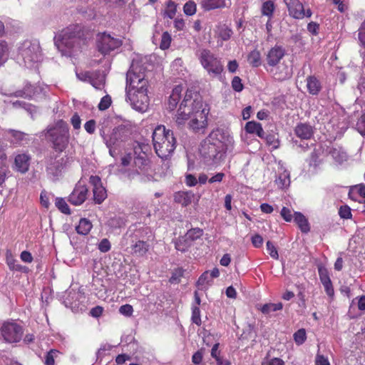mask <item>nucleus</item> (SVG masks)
Instances as JSON below:
<instances>
[{"mask_svg": "<svg viewBox=\"0 0 365 365\" xmlns=\"http://www.w3.org/2000/svg\"><path fill=\"white\" fill-rule=\"evenodd\" d=\"M231 0H201L200 6L204 10H213L217 8L229 7Z\"/></svg>", "mask_w": 365, "mask_h": 365, "instance_id": "obj_19", "label": "nucleus"}, {"mask_svg": "<svg viewBox=\"0 0 365 365\" xmlns=\"http://www.w3.org/2000/svg\"><path fill=\"white\" fill-rule=\"evenodd\" d=\"M134 163L136 166L142 169L148 164V160L146 158L145 154H143V155H138L136 157V158H135Z\"/></svg>", "mask_w": 365, "mask_h": 365, "instance_id": "obj_52", "label": "nucleus"}, {"mask_svg": "<svg viewBox=\"0 0 365 365\" xmlns=\"http://www.w3.org/2000/svg\"><path fill=\"white\" fill-rule=\"evenodd\" d=\"M276 9V5L274 4V1L273 0H267L264 1L262 7H261V13L263 16H266L269 19H272L274 11Z\"/></svg>", "mask_w": 365, "mask_h": 365, "instance_id": "obj_28", "label": "nucleus"}, {"mask_svg": "<svg viewBox=\"0 0 365 365\" xmlns=\"http://www.w3.org/2000/svg\"><path fill=\"white\" fill-rule=\"evenodd\" d=\"M21 325L16 322H4L0 329V334L7 342H18L23 336Z\"/></svg>", "mask_w": 365, "mask_h": 365, "instance_id": "obj_9", "label": "nucleus"}, {"mask_svg": "<svg viewBox=\"0 0 365 365\" xmlns=\"http://www.w3.org/2000/svg\"><path fill=\"white\" fill-rule=\"evenodd\" d=\"M98 248L100 251L103 252L104 253L109 251V250L111 248V245L109 240H108V238H103V240H101L98 244Z\"/></svg>", "mask_w": 365, "mask_h": 365, "instance_id": "obj_55", "label": "nucleus"}, {"mask_svg": "<svg viewBox=\"0 0 365 365\" xmlns=\"http://www.w3.org/2000/svg\"><path fill=\"white\" fill-rule=\"evenodd\" d=\"M86 31L83 26L74 24V26L66 27L58 34L55 38V44L58 48L62 46L75 48L86 44Z\"/></svg>", "mask_w": 365, "mask_h": 365, "instance_id": "obj_4", "label": "nucleus"}, {"mask_svg": "<svg viewBox=\"0 0 365 365\" xmlns=\"http://www.w3.org/2000/svg\"><path fill=\"white\" fill-rule=\"evenodd\" d=\"M103 312V307H101V305H96V307H92V309L90 310V314L94 318H99V317L102 316Z\"/></svg>", "mask_w": 365, "mask_h": 365, "instance_id": "obj_57", "label": "nucleus"}, {"mask_svg": "<svg viewBox=\"0 0 365 365\" xmlns=\"http://www.w3.org/2000/svg\"><path fill=\"white\" fill-rule=\"evenodd\" d=\"M14 165L17 170L21 173H26V171L29 169L30 155L26 154H19L16 155Z\"/></svg>", "mask_w": 365, "mask_h": 365, "instance_id": "obj_22", "label": "nucleus"}, {"mask_svg": "<svg viewBox=\"0 0 365 365\" xmlns=\"http://www.w3.org/2000/svg\"><path fill=\"white\" fill-rule=\"evenodd\" d=\"M356 129L362 135H365V113L359 118Z\"/></svg>", "mask_w": 365, "mask_h": 365, "instance_id": "obj_54", "label": "nucleus"}, {"mask_svg": "<svg viewBox=\"0 0 365 365\" xmlns=\"http://www.w3.org/2000/svg\"><path fill=\"white\" fill-rule=\"evenodd\" d=\"M224 129L216 128L209 133L200 146V156L206 165L217 166L224 160L227 146Z\"/></svg>", "mask_w": 365, "mask_h": 365, "instance_id": "obj_2", "label": "nucleus"}, {"mask_svg": "<svg viewBox=\"0 0 365 365\" xmlns=\"http://www.w3.org/2000/svg\"><path fill=\"white\" fill-rule=\"evenodd\" d=\"M145 84H148V80L145 78L144 73H137L133 70H128L126 73V96L130 99V93H135V90L143 88Z\"/></svg>", "mask_w": 365, "mask_h": 365, "instance_id": "obj_7", "label": "nucleus"}, {"mask_svg": "<svg viewBox=\"0 0 365 365\" xmlns=\"http://www.w3.org/2000/svg\"><path fill=\"white\" fill-rule=\"evenodd\" d=\"M209 109L205 106L202 96L194 89H187L183 100L177 110L175 123L178 125H185L189 120L188 125L195 132L205 129L208 125L207 115Z\"/></svg>", "mask_w": 365, "mask_h": 365, "instance_id": "obj_1", "label": "nucleus"}, {"mask_svg": "<svg viewBox=\"0 0 365 365\" xmlns=\"http://www.w3.org/2000/svg\"><path fill=\"white\" fill-rule=\"evenodd\" d=\"M8 51L9 48L6 42L1 40V41H0V66L4 63L5 56L6 53H8Z\"/></svg>", "mask_w": 365, "mask_h": 365, "instance_id": "obj_50", "label": "nucleus"}, {"mask_svg": "<svg viewBox=\"0 0 365 365\" xmlns=\"http://www.w3.org/2000/svg\"><path fill=\"white\" fill-rule=\"evenodd\" d=\"M89 182L92 186L93 201L97 204L103 203L108 197V192L102 184V179L99 176L92 175L89 177Z\"/></svg>", "mask_w": 365, "mask_h": 365, "instance_id": "obj_14", "label": "nucleus"}, {"mask_svg": "<svg viewBox=\"0 0 365 365\" xmlns=\"http://www.w3.org/2000/svg\"><path fill=\"white\" fill-rule=\"evenodd\" d=\"M247 61L248 63L253 66V68H258L262 64L261 52L257 48H255L248 53L247 56Z\"/></svg>", "mask_w": 365, "mask_h": 365, "instance_id": "obj_26", "label": "nucleus"}, {"mask_svg": "<svg viewBox=\"0 0 365 365\" xmlns=\"http://www.w3.org/2000/svg\"><path fill=\"white\" fill-rule=\"evenodd\" d=\"M153 148L161 159H167L176 148V138L173 130L166 129L164 125H158L152 134Z\"/></svg>", "mask_w": 365, "mask_h": 365, "instance_id": "obj_3", "label": "nucleus"}, {"mask_svg": "<svg viewBox=\"0 0 365 365\" xmlns=\"http://www.w3.org/2000/svg\"><path fill=\"white\" fill-rule=\"evenodd\" d=\"M280 215L284 220L287 222H290L293 218L292 210L289 209L287 207H282Z\"/></svg>", "mask_w": 365, "mask_h": 365, "instance_id": "obj_53", "label": "nucleus"}, {"mask_svg": "<svg viewBox=\"0 0 365 365\" xmlns=\"http://www.w3.org/2000/svg\"><path fill=\"white\" fill-rule=\"evenodd\" d=\"M71 123L74 129H80L81 127V118L78 113H74L71 118Z\"/></svg>", "mask_w": 365, "mask_h": 365, "instance_id": "obj_56", "label": "nucleus"}, {"mask_svg": "<svg viewBox=\"0 0 365 365\" xmlns=\"http://www.w3.org/2000/svg\"><path fill=\"white\" fill-rule=\"evenodd\" d=\"M294 220L302 233H308L310 231L308 220L301 212H294Z\"/></svg>", "mask_w": 365, "mask_h": 365, "instance_id": "obj_25", "label": "nucleus"}, {"mask_svg": "<svg viewBox=\"0 0 365 365\" xmlns=\"http://www.w3.org/2000/svg\"><path fill=\"white\" fill-rule=\"evenodd\" d=\"M198 60L210 77H220L224 71V65L221 59L210 50L202 48L199 51Z\"/></svg>", "mask_w": 365, "mask_h": 365, "instance_id": "obj_6", "label": "nucleus"}, {"mask_svg": "<svg viewBox=\"0 0 365 365\" xmlns=\"http://www.w3.org/2000/svg\"><path fill=\"white\" fill-rule=\"evenodd\" d=\"M185 182L187 186H195L197 185L198 180L194 175L187 174L185 175Z\"/></svg>", "mask_w": 365, "mask_h": 365, "instance_id": "obj_60", "label": "nucleus"}, {"mask_svg": "<svg viewBox=\"0 0 365 365\" xmlns=\"http://www.w3.org/2000/svg\"><path fill=\"white\" fill-rule=\"evenodd\" d=\"M7 133L10 134L12 137V142L16 143V144H21L23 140H26V133H23V131L15 130V129H9L7 130Z\"/></svg>", "mask_w": 365, "mask_h": 365, "instance_id": "obj_33", "label": "nucleus"}, {"mask_svg": "<svg viewBox=\"0 0 365 365\" xmlns=\"http://www.w3.org/2000/svg\"><path fill=\"white\" fill-rule=\"evenodd\" d=\"M177 6L176 3L173 2V1H168L163 12L164 16H167L170 19L175 18L177 13Z\"/></svg>", "mask_w": 365, "mask_h": 365, "instance_id": "obj_31", "label": "nucleus"}, {"mask_svg": "<svg viewBox=\"0 0 365 365\" xmlns=\"http://www.w3.org/2000/svg\"><path fill=\"white\" fill-rule=\"evenodd\" d=\"M183 11L187 16H192L197 12V4L194 1H187L183 6Z\"/></svg>", "mask_w": 365, "mask_h": 365, "instance_id": "obj_40", "label": "nucleus"}, {"mask_svg": "<svg viewBox=\"0 0 365 365\" xmlns=\"http://www.w3.org/2000/svg\"><path fill=\"white\" fill-rule=\"evenodd\" d=\"M183 91L182 86H175L172 91V93L168 98V109L175 110L180 98L181 93Z\"/></svg>", "mask_w": 365, "mask_h": 365, "instance_id": "obj_24", "label": "nucleus"}, {"mask_svg": "<svg viewBox=\"0 0 365 365\" xmlns=\"http://www.w3.org/2000/svg\"><path fill=\"white\" fill-rule=\"evenodd\" d=\"M112 104V98L108 94L107 96H105L102 98L99 104H98V108L99 110H107L109 107H110Z\"/></svg>", "mask_w": 365, "mask_h": 365, "instance_id": "obj_47", "label": "nucleus"}, {"mask_svg": "<svg viewBox=\"0 0 365 365\" xmlns=\"http://www.w3.org/2000/svg\"><path fill=\"white\" fill-rule=\"evenodd\" d=\"M195 195L192 191H178L174 194V201L181 204L182 206H187L194 200Z\"/></svg>", "mask_w": 365, "mask_h": 365, "instance_id": "obj_20", "label": "nucleus"}, {"mask_svg": "<svg viewBox=\"0 0 365 365\" xmlns=\"http://www.w3.org/2000/svg\"><path fill=\"white\" fill-rule=\"evenodd\" d=\"M266 248L271 257L274 258V259H278V250L272 242L267 241L266 242Z\"/></svg>", "mask_w": 365, "mask_h": 365, "instance_id": "obj_44", "label": "nucleus"}, {"mask_svg": "<svg viewBox=\"0 0 365 365\" xmlns=\"http://www.w3.org/2000/svg\"><path fill=\"white\" fill-rule=\"evenodd\" d=\"M264 242L263 237L260 235H255L252 237V243L254 247H262Z\"/></svg>", "mask_w": 365, "mask_h": 365, "instance_id": "obj_61", "label": "nucleus"}, {"mask_svg": "<svg viewBox=\"0 0 365 365\" xmlns=\"http://www.w3.org/2000/svg\"><path fill=\"white\" fill-rule=\"evenodd\" d=\"M306 81L307 87L309 94L318 95L319 93L321 92L322 89V83L319 79L314 76V75H310L309 76H307Z\"/></svg>", "mask_w": 365, "mask_h": 365, "instance_id": "obj_21", "label": "nucleus"}, {"mask_svg": "<svg viewBox=\"0 0 365 365\" xmlns=\"http://www.w3.org/2000/svg\"><path fill=\"white\" fill-rule=\"evenodd\" d=\"M318 272L320 282L324 287V292L329 297H334V287L327 268L323 267V266H319L318 267Z\"/></svg>", "mask_w": 365, "mask_h": 365, "instance_id": "obj_16", "label": "nucleus"}, {"mask_svg": "<svg viewBox=\"0 0 365 365\" xmlns=\"http://www.w3.org/2000/svg\"><path fill=\"white\" fill-rule=\"evenodd\" d=\"M294 133L301 140H310L314 136V128L309 123H298L294 128Z\"/></svg>", "mask_w": 365, "mask_h": 365, "instance_id": "obj_17", "label": "nucleus"}, {"mask_svg": "<svg viewBox=\"0 0 365 365\" xmlns=\"http://www.w3.org/2000/svg\"><path fill=\"white\" fill-rule=\"evenodd\" d=\"M231 85L234 91L236 92H240L242 91L244 86L242 83V80L239 76H234L231 81Z\"/></svg>", "mask_w": 365, "mask_h": 365, "instance_id": "obj_48", "label": "nucleus"}, {"mask_svg": "<svg viewBox=\"0 0 365 365\" xmlns=\"http://www.w3.org/2000/svg\"><path fill=\"white\" fill-rule=\"evenodd\" d=\"M55 205L63 214H71V209L67 204L66 201L62 197H56Z\"/></svg>", "mask_w": 365, "mask_h": 365, "instance_id": "obj_32", "label": "nucleus"}, {"mask_svg": "<svg viewBox=\"0 0 365 365\" xmlns=\"http://www.w3.org/2000/svg\"><path fill=\"white\" fill-rule=\"evenodd\" d=\"M358 38L361 44L365 47V20L359 29Z\"/></svg>", "mask_w": 365, "mask_h": 365, "instance_id": "obj_59", "label": "nucleus"}, {"mask_svg": "<svg viewBox=\"0 0 365 365\" xmlns=\"http://www.w3.org/2000/svg\"><path fill=\"white\" fill-rule=\"evenodd\" d=\"M316 365H330V363L324 355H317L316 358Z\"/></svg>", "mask_w": 365, "mask_h": 365, "instance_id": "obj_64", "label": "nucleus"}, {"mask_svg": "<svg viewBox=\"0 0 365 365\" xmlns=\"http://www.w3.org/2000/svg\"><path fill=\"white\" fill-rule=\"evenodd\" d=\"M269 73L278 81H284V80L289 79L292 76L289 66L286 65V63H281V61L277 66L269 70Z\"/></svg>", "mask_w": 365, "mask_h": 365, "instance_id": "obj_18", "label": "nucleus"}, {"mask_svg": "<svg viewBox=\"0 0 365 365\" xmlns=\"http://www.w3.org/2000/svg\"><path fill=\"white\" fill-rule=\"evenodd\" d=\"M88 195L87 185L78 182L68 196V201L73 205H81L86 200Z\"/></svg>", "mask_w": 365, "mask_h": 365, "instance_id": "obj_15", "label": "nucleus"}, {"mask_svg": "<svg viewBox=\"0 0 365 365\" xmlns=\"http://www.w3.org/2000/svg\"><path fill=\"white\" fill-rule=\"evenodd\" d=\"M266 143L268 146H271L272 149H277L280 145V140H279L278 137L276 135H273V133H269V135H265L264 138Z\"/></svg>", "mask_w": 365, "mask_h": 365, "instance_id": "obj_35", "label": "nucleus"}, {"mask_svg": "<svg viewBox=\"0 0 365 365\" xmlns=\"http://www.w3.org/2000/svg\"><path fill=\"white\" fill-rule=\"evenodd\" d=\"M239 68V63L237 62L236 59L234 61H230L227 63V69L230 73H235Z\"/></svg>", "mask_w": 365, "mask_h": 365, "instance_id": "obj_63", "label": "nucleus"}, {"mask_svg": "<svg viewBox=\"0 0 365 365\" xmlns=\"http://www.w3.org/2000/svg\"><path fill=\"white\" fill-rule=\"evenodd\" d=\"M210 274L208 272H205L202 274L197 282V286L198 288L204 289L207 288L210 283Z\"/></svg>", "mask_w": 365, "mask_h": 365, "instance_id": "obj_42", "label": "nucleus"}, {"mask_svg": "<svg viewBox=\"0 0 365 365\" xmlns=\"http://www.w3.org/2000/svg\"><path fill=\"white\" fill-rule=\"evenodd\" d=\"M122 43V40L119 39V38L113 37L110 34L103 33L98 37L97 47L103 55H108L110 51L120 47Z\"/></svg>", "mask_w": 365, "mask_h": 365, "instance_id": "obj_10", "label": "nucleus"}, {"mask_svg": "<svg viewBox=\"0 0 365 365\" xmlns=\"http://www.w3.org/2000/svg\"><path fill=\"white\" fill-rule=\"evenodd\" d=\"M275 183L279 188H285L290 185V174L287 170H283L279 173L275 180Z\"/></svg>", "mask_w": 365, "mask_h": 365, "instance_id": "obj_29", "label": "nucleus"}, {"mask_svg": "<svg viewBox=\"0 0 365 365\" xmlns=\"http://www.w3.org/2000/svg\"><path fill=\"white\" fill-rule=\"evenodd\" d=\"M46 135L52 144V148L58 152L67 148L71 135L68 123L63 120H57L53 126L48 127Z\"/></svg>", "mask_w": 365, "mask_h": 365, "instance_id": "obj_5", "label": "nucleus"}, {"mask_svg": "<svg viewBox=\"0 0 365 365\" xmlns=\"http://www.w3.org/2000/svg\"><path fill=\"white\" fill-rule=\"evenodd\" d=\"M191 321L196 325L200 326L202 324L201 310L197 305H192Z\"/></svg>", "mask_w": 365, "mask_h": 365, "instance_id": "obj_36", "label": "nucleus"}, {"mask_svg": "<svg viewBox=\"0 0 365 365\" xmlns=\"http://www.w3.org/2000/svg\"><path fill=\"white\" fill-rule=\"evenodd\" d=\"M190 244L187 242V238L185 237V235L182 237H179L175 242V247L178 251L185 252L190 247Z\"/></svg>", "mask_w": 365, "mask_h": 365, "instance_id": "obj_37", "label": "nucleus"}, {"mask_svg": "<svg viewBox=\"0 0 365 365\" xmlns=\"http://www.w3.org/2000/svg\"><path fill=\"white\" fill-rule=\"evenodd\" d=\"M294 339L297 344L301 345L305 342L307 339L306 329H299L294 333Z\"/></svg>", "mask_w": 365, "mask_h": 365, "instance_id": "obj_39", "label": "nucleus"}, {"mask_svg": "<svg viewBox=\"0 0 365 365\" xmlns=\"http://www.w3.org/2000/svg\"><path fill=\"white\" fill-rule=\"evenodd\" d=\"M286 55V51L282 46L275 44L265 54L264 68L269 73V69L275 68Z\"/></svg>", "mask_w": 365, "mask_h": 365, "instance_id": "obj_11", "label": "nucleus"}, {"mask_svg": "<svg viewBox=\"0 0 365 365\" xmlns=\"http://www.w3.org/2000/svg\"><path fill=\"white\" fill-rule=\"evenodd\" d=\"M120 314L125 317H130L133 314V308L130 304H123L119 308Z\"/></svg>", "mask_w": 365, "mask_h": 365, "instance_id": "obj_51", "label": "nucleus"}, {"mask_svg": "<svg viewBox=\"0 0 365 365\" xmlns=\"http://www.w3.org/2000/svg\"><path fill=\"white\" fill-rule=\"evenodd\" d=\"M203 358V353L202 350H198L192 356V361L195 364H200L202 362Z\"/></svg>", "mask_w": 365, "mask_h": 365, "instance_id": "obj_62", "label": "nucleus"}, {"mask_svg": "<svg viewBox=\"0 0 365 365\" xmlns=\"http://www.w3.org/2000/svg\"><path fill=\"white\" fill-rule=\"evenodd\" d=\"M59 351L56 350V349H51V350L48 351L46 354L45 364L55 365V358L57 357Z\"/></svg>", "mask_w": 365, "mask_h": 365, "instance_id": "obj_43", "label": "nucleus"}, {"mask_svg": "<svg viewBox=\"0 0 365 365\" xmlns=\"http://www.w3.org/2000/svg\"><path fill=\"white\" fill-rule=\"evenodd\" d=\"M148 85L143 86L135 90V93L130 94V103L132 107L140 112H145L147 110L150 100L148 94Z\"/></svg>", "mask_w": 365, "mask_h": 365, "instance_id": "obj_8", "label": "nucleus"}, {"mask_svg": "<svg viewBox=\"0 0 365 365\" xmlns=\"http://www.w3.org/2000/svg\"><path fill=\"white\" fill-rule=\"evenodd\" d=\"M6 262L11 270L22 271L23 266L18 264L16 259H14V257H7Z\"/></svg>", "mask_w": 365, "mask_h": 365, "instance_id": "obj_49", "label": "nucleus"}, {"mask_svg": "<svg viewBox=\"0 0 365 365\" xmlns=\"http://www.w3.org/2000/svg\"><path fill=\"white\" fill-rule=\"evenodd\" d=\"M203 233L204 231L201 228H192L187 231L185 237L187 238V242L190 243V242H194V240H197V239L200 238Z\"/></svg>", "mask_w": 365, "mask_h": 365, "instance_id": "obj_30", "label": "nucleus"}, {"mask_svg": "<svg viewBox=\"0 0 365 365\" xmlns=\"http://www.w3.org/2000/svg\"><path fill=\"white\" fill-rule=\"evenodd\" d=\"M339 215L341 217V218L344 219H350L351 218L352 214H351V209L349 205H341L339 210Z\"/></svg>", "mask_w": 365, "mask_h": 365, "instance_id": "obj_45", "label": "nucleus"}, {"mask_svg": "<svg viewBox=\"0 0 365 365\" xmlns=\"http://www.w3.org/2000/svg\"><path fill=\"white\" fill-rule=\"evenodd\" d=\"M130 239V253L134 256H145L150 249V244L143 240H138L137 235L134 233H125L124 239Z\"/></svg>", "mask_w": 365, "mask_h": 365, "instance_id": "obj_13", "label": "nucleus"}, {"mask_svg": "<svg viewBox=\"0 0 365 365\" xmlns=\"http://www.w3.org/2000/svg\"><path fill=\"white\" fill-rule=\"evenodd\" d=\"M96 123L95 120H87L84 124V128L88 133L93 134L96 130Z\"/></svg>", "mask_w": 365, "mask_h": 365, "instance_id": "obj_58", "label": "nucleus"}, {"mask_svg": "<svg viewBox=\"0 0 365 365\" xmlns=\"http://www.w3.org/2000/svg\"><path fill=\"white\" fill-rule=\"evenodd\" d=\"M123 127L120 126L118 127L117 129H114L112 134L110 135V138L108 140H107L106 145L108 147L114 146L115 144H116V141L118 140V136L120 134V131H122Z\"/></svg>", "mask_w": 365, "mask_h": 365, "instance_id": "obj_41", "label": "nucleus"}, {"mask_svg": "<svg viewBox=\"0 0 365 365\" xmlns=\"http://www.w3.org/2000/svg\"><path fill=\"white\" fill-rule=\"evenodd\" d=\"M288 14L294 19L310 18L312 12L310 9H305L303 3L299 0H284Z\"/></svg>", "mask_w": 365, "mask_h": 365, "instance_id": "obj_12", "label": "nucleus"}, {"mask_svg": "<svg viewBox=\"0 0 365 365\" xmlns=\"http://www.w3.org/2000/svg\"><path fill=\"white\" fill-rule=\"evenodd\" d=\"M283 304L282 302L278 303H266V304H264L262 308L261 311L263 314H270V312H276V310H280L282 309Z\"/></svg>", "mask_w": 365, "mask_h": 365, "instance_id": "obj_34", "label": "nucleus"}, {"mask_svg": "<svg viewBox=\"0 0 365 365\" xmlns=\"http://www.w3.org/2000/svg\"><path fill=\"white\" fill-rule=\"evenodd\" d=\"M245 130L248 133L256 134V135L260 138H264V131L261 123L255 122V120H250L246 123Z\"/></svg>", "mask_w": 365, "mask_h": 365, "instance_id": "obj_23", "label": "nucleus"}, {"mask_svg": "<svg viewBox=\"0 0 365 365\" xmlns=\"http://www.w3.org/2000/svg\"><path fill=\"white\" fill-rule=\"evenodd\" d=\"M172 41V36L169 31H163L161 36L160 47L161 49H168L170 48Z\"/></svg>", "mask_w": 365, "mask_h": 365, "instance_id": "obj_38", "label": "nucleus"}, {"mask_svg": "<svg viewBox=\"0 0 365 365\" xmlns=\"http://www.w3.org/2000/svg\"><path fill=\"white\" fill-rule=\"evenodd\" d=\"M92 227L93 224L91 220L88 218H81L78 225L76 226V230L81 235H87L91 231Z\"/></svg>", "mask_w": 365, "mask_h": 365, "instance_id": "obj_27", "label": "nucleus"}, {"mask_svg": "<svg viewBox=\"0 0 365 365\" xmlns=\"http://www.w3.org/2000/svg\"><path fill=\"white\" fill-rule=\"evenodd\" d=\"M50 196L53 197V195H52V194H49V192H48L46 191H42L41 192V195H40L41 204L46 208H49L51 206Z\"/></svg>", "mask_w": 365, "mask_h": 365, "instance_id": "obj_46", "label": "nucleus"}]
</instances>
